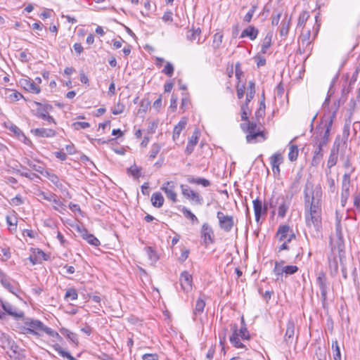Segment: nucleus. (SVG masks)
I'll list each match as a JSON object with an SVG mask.
<instances>
[{
  "label": "nucleus",
  "mask_w": 360,
  "mask_h": 360,
  "mask_svg": "<svg viewBox=\"0 0 360 360\" xmlns=\"http://www.w3.org/2000/svg\"><path fill=\"white\" fill-rule=\"evenodd\" d=\"M321 186L320 185L314 186L311 182L307 181L304 190L305 213L321 214Z\"/></svg>",
  "instance_id": "obj_1"
},
{
  "label": "nucleus",
  "mask_w": 360,
  "mask_h": 360,
  "mask_svg": "<svg viewBox=\"0 0 360 360\" xmlns=\"http://www.w3.org/2000/svg\"><path fill=\"white\" fill-rule=\"evenodd\" d=\"M349 136V126L345 124L343 128L342 135L337 136L332 148L330 149V155L327 161V167L330 169L334 167L338 160V155H343L347 147V139Z\"/></svg>",
  "instance_id": "obj_2"
},
{
  "label": "nucleus",
  "mask_w": 360,
  "mask_h": 360,
  "mask_svg": "<svg viewBox=\"0 0 360 360\" xmlns=\"http://www.w3.org/2000/svg\"><path fill=\"white\" fill-rule=\"evenodd\" d=\"M335 115L321 120L320 124L316 127L313 136L314 146H326L329 141L330 132L332 128Z\"/></svg>",
  "instance_id": "obj_3"
},
{
  "label": "nucleus",
  "mask_w": 360,
  "mask_h": 360,
  "mask_svg": "<svg viewBox=\"0 0 360 360\" xmlns=\"http://www.w3.org/2000/svg\"><path fill=\"white\" fill-rule=\"evenodd\" d=\"M291 204V197L284 195L272 196L269 201V206L271 208H278V216L284 218Z\"/></svg>",
  "instance_id": "obj_4"
},
{
  "label": "nucleus",
  "mask_w": 360,
  "mask_h": 360,
  "mask_svg": "<svg viewBox=\"0 0 360 360\" xmlns=\"http://www.w3.org/2000/svg\"><path fill=\"white\" fill-rule=\"evenodd\" d=\"M25 333L32 335L36 339L45 333L44 323L38 320L27 319L25 322Z\"/></svg>",
  "instance_id": "obj_5"
},
{
  "label": "nucleus",
  "mask_w": 360,
  "mask_h": 360,
  "mask_svg": "<svg viewBox=\"0 0 360 360\" xmlns=\"http://www.w3.org/2000/svg\"><path fill=\"white\" fill-rule=\"evenodd\" d=\"M306 224L309 228L314 229L312 235L319 238L321 234L322 230V218L321 214H311L305 213Z\"/></svg>",
  "instance_id": "obj_6"
},
{
  "label": "nucleus",
  "mask_w": 360,
  "mask_h": 360,
  "mask_svg": "<svg viewBox=\"0 0 360 360\" xmlns=\"http://www.w3.org/2000/svg\"><path fill=\"white\" fill-rule=\"evenodd\" d=\"M316 284L319 286L321 292V302L323 307H325V304L327 301V294L328 290V283L326 274L323 271H319L317 274Z\"/></svg>",
  "instance_id": "obj_7"
},
{
  "label": "nucleus",
  "mask_w": 360,
  "mask_h": 360,
  "mask_svg": "<svg viewBox=\"0 0 360 360\" xmlns=\"http://www.w3.org/2000/svg\"><path fill=\"white\" fill-rule=\"evenodd\" d=\"M217 218L219 221V228L225 232H230L234 226L233 217L231 215H226L222 212H217Z\"/></svg>",
  "instance_id": "obj_8"
},
{
  "label": "nucleus",
  "mask_w": 360,
  "mask_h": 360,
  "mask_svg": "<svg viewBox=\"0 0 360 360\" xmlns=\"http://www.w3.org/2000/svg\"><path fill=\"white\" fill-rule=\"evenodd\" d=\"M276 237L280 242L284 240L291 242L292 239L295 238V234L290 226L284 224L279 226L276 232Z\"/></svg>",
  "instance_id": "obj_9"
},
{
  "label": "nucleus",
  "mask_w": 360,
  "mask_h": 360,
  "mask_svg": "<svg viewBox=\"0 0 360 360\" xmlns=\"http://www.w3.org/2000/svg\"><path fill=\"white\" fill-rule=\"evenodd\" d=\"M200 236L206 246L214 242V231L208 223H204L202 224L200 230Z\"/></svg>",
  "instance_id": "obj_10"
},
{
  "label": "nucleus",
  "mask_w": 360,
  "mask_h": 360,
  "mask_svg": "<svg viewBox=\"0 0 360 360\" xmlns=\"http://www.w3.org/2000/svg\"><path fill=\"white\" fill-rule=\"evenodd\" d=\"M1 304L5 312L15 320H20L24 317V312L13 306L11 303L1 300Z\"/></svg>",
  "instance_id": "obj_11"
},
{
  "label": "nucleus",
  "mask_w": 360,
  "mask_h": 360,
  "mask_svg": "<svg viewBox=\"0 0 360 360\" xmlns=\"http://www.w3.org/2000/svg\"><path fill=\"white\" fill-rule=\"evenodd\" d=\"M181 189L182 195L190 200L195 201L198 205H202L203 203V198L200 195L191 189L188 186L181 184L180 186Z\"/></svg>",
  "instance_id": "obj_12"
},
{
  "label": "nucleus",
  "mask_w": 360,
  "mask_h": 360,
  "mask_svg": "<svg viewBox=\"0 0 360 360\" xmlns=\"http://www.w3.org/2000/svg\"><path fill=\"white\" fill-rule=\"evenodd\" d=\"M176 184L172 181H167L165 182L162 186L161 190L165 192L167 198L171 200L173 202L177 201V195L175 192Z\"/></svg>",
  "instance_id": "obj_13"
},
{
  "label": "nucleus",
  "mask_w": 360,
  "mask_h": 360,
  "mask_svg": "<svg viewBox=\"0 0 360 360\" xmlns=\"http://www.w3.org/2000/svg\"><path fill=\"white\" fill-rule=\"evenodd\" d=\"M257 124L255 122H248L247 124V132L248 134L246 136V140L248 143L252 142L256 139L258 136H264V134L262 131H255Z\"/></svg>",
  "instance_id": "obj_14"
},
{
  "label": "nucleus",
  "mask_w": 360,
  "mask_h": 360,
  "mask_svg": "<svg viewBox=\"0 0 360 360\" xmlns=\"http://www.w3.org/2000/svg\"><path fill=\"white\" fill-rule=\"evenodd\" d=\"M335 236L337 238V248L339 250V252L342 251L345 245H344V238L342 231V225H341V221L340 219H339L338 217L336 218V223H335Z\"/></svg>",
  "instance_id": "obj_15"
},
{
  "label": "nucleus",
  "mask_w": 360,
  "mask_h": 360,
  "mask_svg": "<svg viewBox=\"0 0 360 360\" xmlns=\"http://www.w3.org/2000/svg\"><path fill=\"white\" fill-rule=\"evenodd\" d=\"M179 281L184 291L188 292L192 289L193 278L188 271H184L181 274Z\"/></svg>",
  "instance_id": "obj_16"
},
{
  "label": "nucleus",
  "mask_w": 360,
  "mask_h": 360,
  "mask_svg": "<svg viewBox=\"0 0 360 360\" xmlns=\"http://www.w3.org/2000/svg\"><path fill=\"white\" fill-rule=\"evenodd\" d=\"M20 84L26 91L30 93L39 94L41 91L40 86H37V82H32L30 78L22 79Z\"/></svg>",
  "instance_id": "obj_17"
},
{
  "label": "nucleus",
  "mask_w": 360,
  "mask_h": 360,
  "mask_svg": "<svg viewBox=\"0 0 360 360\" xmlns=\"http://www.w3.org/2000/svg\"><path fill=\"white\" fill-rule=\"evenodd\" d=\"M200 131H198V129H196L193 131L192 136L189 138L188 144L185 149V153L187 155L191 154L192 152L193 151L194 147L198 143V139L200 137Z\"/></svg>",
  "instance_id": "obj_18"
},
{
  "label": "nucleus",
  "mask_w": 360,
  "mask_h": 360,
  "mask_svg": "<svg viewBox=\"0 0 360 360\" xmlns=\"http://www.w3.org/2000/svg\"><path fill=\"white\" fill-rule=\"evenodd\" d=\"M295 335V322L292 319H290L287 323L286 331L284 335V341L287 345L292 342Z\"/></svg>",
  "instance_id": "obj_19"
},
{
  "label": "nucleus",
  "mask_w": 360,
  "mask_h": 360,
  "mask_svg": "<svg viewBox=\"0 0 360 360\" xmlns=\"http://www.w3.org/2000/svg\"><path fill=\"white\" fill-rule=\"evenodd\" d=\"M252 202L255 221L259 223L261 216L265 215V209H264L263 203L259 198H256Z\"/></svg>",
  "instance_id": "obj_20"
},
{
  "label": "nucleus",
  "mask_w": 360,
  "mask_h": 360,
  "mask_svg": "<svg viewBox=\"0 0 360 360\" xmlns=\"http://www.w3.org/2000/svg\"><path fill=\"white\" fill-rule=\"evenodd\" d=\"M46 200L51 202L53 208L60 212L63 210V204L60 198L54 193L46 195Z\"/></svg>",
  "instance_id": "obj_21"
},
{
  "label": "nucleus",
  "mask_w": 360,
  "mask_h": 360,
  "mask_svg": "<svg viewBox=\"0 0 360 360\" xmlns=\"http://www.w3.org/2000/svg\"><path fill=\"white\" fill-rule=\"evenodd\" d=\"M205 307V301L203 297H200L195 302V307L193 308V319L194 321L196 320V319L201 316V314L204 311V309Z\"/></svg>",
  "instance_id": "obj_22"
},
{
  "label": "nucleus",
  "mask_w": 360,
  "mask_h": 360,
  "mask_svg": "<svg viewBox=\"0 0 360 360\" xmlns=\"http://www.w3.org/2000/svg\"><path fill=\"white\" fill-rule=\"evenodd\" d=\"M29 259L33 264H41L43 260H45V253L39 249H33Z\"/></svg>",
  "instance_id": "obj_23"
},
{
  "label": "nucleus",
  "mask_w": 360,
  "mask_h": 360,
  "mask_svg": "<svg viewBox=\"0 0 360 360\" xmlns=\"http://www.w3.org/2000/svg\"><path fill=\"white\" fill-rule=\"evenodd\" d=\"M82 237L87 241L89 244L94 246H98L100 245L99 240L93 234L89 233L86 229L79 230Z\"/></svg>",
  "instance_id": "obj_24"
},
{
  "label": "nucleus",
  "mask_w": 360,
  "mask_h": 360,
  "mask_svg": "<svg viewBox=\"0 0 360 360\" xmlns=\"http://www.w3.org/2000/svg\"><path fill=\"white\" fill-rule=\"evenodd\" d=\"M259 34V30L255 27L250 25L245 28L240 34V38L248 37L250 40H255Z\"/></svg>",
  "instance_id": "obj_25"
},
{
  "label": "nucleus",
  "mask_w": 360,
  "mask_h": 360,
  "mask_svg": "<svg viewBox=\"0 0 360 360\" xmlns=\"http://www.w3.org/2000/svg\"><path fill=\"white\" fill-rule=\"evenodd\" d=\"M233 333L229 338L231 343L233 347L236 348H244L245 345L240 341L239 336H238V326L237 325H233L232 327Z\"/></svg>",
  "instance_id": "obj_26"
},
{
  "label": "nucleus",
  "mask_w": 360,
  "mask_h": 360,
  "mask_svg": "<svg viewBox=\"0 0 360 360\" xmlns=\"http://www.w3.org/2000/svg\"><path fill=\"white\" fill-rule=\"evenodd\" d=\"M15 345L13 340L6 334L0 333V347L4 349L13 348Z\"/></svg>",
  "instance_id": "obj_27"
},
{
  "label": "nucleus",
  "mask_w": 360,
  "mask_h": 360,
  "mask_svg": "<svg viewBox=\"0 0 360 360\" xmlns=\"http://www.w3.org/2000/svg\"><path fill=\"white\" fill-rule=\"evenodd\" d=\"M316 147L314 151V155L311 160V165L312 166H317L323 157V146H314Z\"/></svg>",
  "instance_id": "obj_28"
},
{
  "label": "nucleus",
  "mask_w": 360,
  "mask_h": 360,
  "mask_svg": "<svg viewBox=\"0 0 360 360\" xmlns=\"http://www.w3.org/2000/svg\"><path fill=\"white\" fill-rule=\"evenodd\" d=\"M8 354L11 360H25V356L16 345L13 348L9 349Z\"/></svg>",
  "instance_id": "obj_29"
},
{
  "label": "nucleus",
  "mask_w": 360,
  "mask_h": 360,
  "mask_svg": "<svg viewBox=\"0 0 360 360\" xmlns=\"http://www.w3.org/2000/svg\"><path fill=\"white\" fill-rule=\"evenodd\" d=\"M32 111L34 115L42 119H45V105L41 103L34 101L32 104Z\"/></svg>",
  "instance_id": "obj_30"
},
{
  "label": "nucleus",
  "mask_w": 360,
  "mask_h": 360,
  "mask_svg": "<svg viewBox=\"0 0 360 360\" xmlns=\"http://www.w3.org/2000/svg\"><path fill=\"white\" fill-rule=\"evenodd\" d=\"M273 32H269L264 38L261 45V53L263 54L266 53L267 50L272 44Z\"/></svg>",
  "instance_id": "obj_31"
},
{
  "label": "nucleus",
  "mask_w": 360,
  "mask_h": 360,
  "mask_svg": "<svg viewBox=\"0 0 360 360\" xmlns=\"http://www.w3.org/2000/svg\"><path fill=\"white\" fill-rule=\"evenodd\" d=\"M186 124V120L185 119H182L174 127L172 135V139L174 141H176L179 139L181 131L185 129Z\"/></svg>",
  "instance_id": "obj_32"
},
{
  "label": "nucleus",
  "mask_w": 360,
  "mask_h": 360,
  "mask_svg": "<svg viewBox=\"0 0 360 360\" xmlns=\"http://www.w3.org/2000/svg\"><path fill=\"white\" fill-rule=\"evenodd\" d=\"M30 166L33 169V170L38 174L35 173H25L24 175L27 177H30L31 179H34V176L39 177V174H44V166L43 164L37 163V164H33L30 165Z\"/></svg>",
  "instance_id": "obj_33"
},
{
  "label": "nucleus",
  "mask_w": 360,
  "mask_h": 360,
  "mask_svg": "<svg viewBox=\"0 0 360 360\" xmlns=\"http://www.w3.org/2000/svg\"><path fill=\"white\" fill-rule=\"evenodd\" d=\"M351 184V176L349 174H344L342 179V192L345 195L346 194L349 195V188Z\"/></svg>",
  "instance_id": "obj_34"
},
{
  "label": "nucleus",
  "mask_w": 360,
  "mask_h": 360,
  "mask_svg": "<svg viewBox=\"0 0 360 360\" xmlns=\"http://www.w3.org/2000/svg\"><path fill=\"white\" fill-rule=\"evenodd\" d=\"M150 200H151L152 205L154 207H158V208L161 207L163 205L164 202H165L164 197L162 195V193L160 192H155V193H153Z\"/></svg>",
  "instance_id": "obj_35"
},
{
  "label": "nucleus",
  "mask_w": 360,
  "mask_h": 360,
  "mask_svg": "<svg viewBox=\"0 0 360 360\" xmlns=\"http://www.w3.org/2000/svg\"><path fill=\"white\" fill-rule=\"evenodd\" d=\"M255 94V84L253 81H250L248 83V93L246 94L245 101L243 104H247L249 107V103L254 98Z\"/></svg>",
  "instance_id": "obj_36"
},
{
  "label": "nucleus",
  "mask_w": 360,
  "mask_h": 360,
  "mask_svg": "<svg viewBox=\"0 0 360 360\" xmlns=\"http://www.w3.org/2000/svg\"><path fill=\"white\" fill-rule=\"evenodd\" d=\"M186 180L190 184L202 185L204 187H207L210 185V182L209 180L201 177L195 178L193 176H188Z\"/></svg>",
  "instance_id": "obj_37"
},
{
  "label": "nucleus",
  "mask_w": 360,
  "mask_h": 360,
  "mask_svg": "<svg viewBox=\"0 0 360 360\" xmlns=\"http://www.w3.org/2000/svg\"><path fill=\"white\" fill-rule=\"evenodd\" d=\"M145 252L151 264H153V263L156 262L158 260V255L155 250L152 247H146L145 248Z\"/></svg>",
  "instance_id": "obj_38"
},
{
  "label": "nucleus",
  "mask_w": 360,
  "mask_h": 360,
  "mask_svg": "<svg viewBox=\"0 0 360 360\" xmlns=\"http://www.w3.org/2000/svg\"><path fill=\"white\" fill-rule=\"evenodd\" d=\"M242 326L239 330H238V336H239L242 340H249L250 334L249 331L246 328V325L245 323V321L243 317L241 319Z\"/></svg>",
  "instance_id": "obj_39"
},
{
  "label": "nucleus",
  "mask_w": 360,
  "mask_h": 360,
  "mask_svg": "<svg viewBox=\"0 0 360 360\" xmlns=\"http://www.w3.org/2000/svg\"><path fill=\"white\" fill-rule=\"evenodd\" d=\"M201 33V30L200 28L196 30H191L187 33V39L191 41H193L198 39V44H201L200 41V35Z\"/></svg>",
  "instance_id": "obj_40"
},
{
  "label": "nucleus",
  "mask_w": 360,
  "mask_h": 360,
  "mask_svg": "<svg viewBox=\"0 0 360 360\" xmlns=\"http://www.w3.org/2000/svg\"><path fill=\"white\" fill-rule=\"evenodd\" d=\"M343 167L347 169L345 174H349V176H352L355 171V167L352 165L349 156L343 159Z\"/></svg>",
  "instance_id": "obj_41"
},
{
  "label": "nucleus",
  "mask_w": 360,
  "mask_h": 360,
  "mask_svg": "<svg viewBox=\"0 0 360 360\" xmlns=\"http://www.w3.org/2000/svg\"><path fill=\"white\" fill-rule=\"evenodd\" d=\"M298 147L296 145H289L288 158L291 162L295 161L298 157Z\"/></svg>",
  "instance_id": "obj_42"
},
{
  "label": "nucleus",
  "mask_w": 360,
  "mask_h": 360,
  "mask_svg": "<svg viewBox=\"0 0 360 360\" xmlns=\"http://www.w3.org/2000/svg\"><path fill=\"white\" fill-rule=\"evenodd\" d=\"M46 179H48L56 188L61 189L63 187V184L59 180V178L53 174H50L46 172Z\"/></svg>",
  "instance_id": "obj_43"
},
{
  "label": "nucleus",
  "mask_w": 360,
  "mask_h": 360,
  "mask_svg": "<svg viewBox=\"0 0 360 360\" xmlns=\"http://www.w3.org/2000/svg\"><path fill=\"white\" fill-rule=\"evenodd\" d=\"M331 348L333 352L334 360H341L340 349L337 340H333Z\"/></svg>",
  "instance_id": "obj_44"
},
{
  "label": "nucleus",
  "mask_w": 360,
  "mask_h": 360,
  "mask_svg": "<svg viewBox=\"0 0 360 360\" xmlns=\"http://www.w3.org/2000/svg\"><path fill=\"white\" fill-rule=\"evenodd\" d=\"M10 129L15 134H16V136L20 140L22 141L24 143H27V142L30 141L27 139V138L25 136L23 132L20 130V129L18 128L17 126L13 125L11 127Z\"/></svg>",
  "instance_id": "obj_45"
},
{
  "label": "nucleus",
  "mask_w": 360,
  "mask_h": 360,
  "mask_svg": "<svg viewBox=\"0 0 360 360\" xmlns=\"http://www.w3.org/2000/svg\"><path fill=\"white\" fill-rule=\"evenodd\" d=\"M283 156L279 153L273 154L270 158V164L271 167L280 165L283 162Z\"/></svg>",
  "instance_id": "obj_46"
},
{
  "label": "nucleus",
  "mask_w": 360,
  "mask_h": 360,
  "mask_svg": "<svg viewBox=\"0 0 360 360\" xmlns=\"http://www.w3.org/2000/svg\"><path fill=\"white\" fill-rule=\"evenodd\" d=\"M78 297V294L75 288H69L66 290L65 294V300L68 302L76 300Z\"/></svg>",
  "instance_id": "obj_47"
},
{
  "label": "nucleus",
  "mask_w": 360,
  "mask_h": 360,
  "mask_svg": "<svg viewBox=\"0 0 360 360\" xmlns=\"http://www.w3.org/2000/svg\"><path fill=\"white\" fill-rule=\"evenodd\" d=\"M223 34L221 32H217L213 36L212 47L214 50L218 49L222 43Z\"/></svg>",
  "instance_id": "obj_48"
},
{
  "label": "nucleus",
  "mask_w": 360,
  "mask_h": 360,
  "mask_svg": "<svg viewBox=\"0 0 360 360\" xmlns=\"http://www.w3.org/2000/svg\"><path fill=\"white\" fill-rule=\"evenodd\" d=\"M283 263V261L281 262H275V266L273 269V272L277 276L276 280H278L279 277L282 276L283 274H284V268H283V266H282Z\"/></svg>",
  "instance_id": "obj_49"
},
{
  "label": "nucleus",
  "mask_w": 360,
  "mask_h": 360,
  "mask_svg": "<svg viewBox=\"0 0 360 360\" xmlns=\"http://www.w3.org/2000/svg\"><path fill=\"white\" fill-rule=\"evenodd\" d=\"M181 212L184 214V217L187 219L191 220L193 222H198V219L196 217V216L188 208L184 207L181 209Z\"/></svg>",
  "instance_id": "obj_50"
},
{
  "label": "nucleus",
  "mask_w": 360,
  "mask_h": 360,
  "mask_svg": "<svg viewBox=\"0 0 360 360\" xmlns=\"http://www.w3.org/2000/svg\"><path fill=\"white\" fill-rule=\"evenodd\" d=\"M127 173L137 179L141 176V168L134 165L127 169Z\"/></svg>",
  "instance_id": "obj_51"
},
{
  "label": "nucleus",
  "mask_w": 360,
  "mask_h": 360,
  "mask_svg": "<svg viewBox=\"0 0 360 360\" xmlns=\"http://www.w3.org/2000/svg\"><path fill=\"white\" fill-rule=\"evenodd\" d=\"M309 18V13L308 11H302L299 15L297 26L298 27L304 26Z\"/></svg>",
  "instance_id": "obj_52"
},
{
  "label": "nucleus",
  "mask_w": 360,
  "mask_h": 360,
  "mask_svg": "<svg viewBox=\"0 0 360 360\" xmlns=\"http://www.w3.org/2000/svg\"><path fill=\"white\" fill-rule=\"evenodd\" d=\"M290 28V20H287L285 18L281 22V28L280 30V34L281 36H286L288 33Z\"/></svg>",
  "instance_id": "obj_53"
},
{
  "label": "nucleus",
  "mask_w": 360,
  "mask_h": 360,
  "mask_svg": "<svg viewBox=\"0 0 360 360\" xmlns=\"http://www.w3.org/2000/svg\"><path fill=\"white\" fill-rule=\"evenodd\" d=\"M310 36H311V34H310L309 30L302 33V34L300 36V39H301L302 44L303 46H308L309 44H310V43H311V41L309 40Z\"/></svg>",
  "instance_id": "obj_54"
},
{
  "label": "nucleus",
  "mask_w": 360,
  "mask_h": 360,
  "mask_svg": "<svg viewBox=\"0 0 360 360\" xmlns=\"http://www.w3.org/2000/svg\"><path fill=\"white\" fill-rule=\"evenodd\" d=\"M150 105V101L148 99H143L139 105V113H145Z\"/></svg>",
  "instance_id": "obj_55"
},
{
  "label": "nucleus",
  "mask_w": 360,
  "mask_h": 360,
  "mask_svg": "<svg viewBox=\"0 0 360 360\" xmlns=\"http://www.w3.org/2000/svg\"><path fill=\"white\" fill-rule=\"evenodd\" d=\"M161 149V146L158 143H154L151 146V149L149 154L150 159H154Z\"/></svg>",
  "instance_id": "obj_56"
},
{
  "label": "nucleus",
  "mask_w": 360,
  "mask_h": 360,
  "mask_svg": "<svg viewBox=\"0 0 360 360\" xmlns=\"http://www.w3.org/2000/svg\"><path fill=\"white\" fill-rule=\"evenodd\" d=\"M174 68L173 65L171 63L167 62L164 69L162 70V72L167 75L168 77H172L174 74Z\"/></svg>",
  "instance_id": "obj_57"
},
{
  "label": "nucleus",
  "mask_w": 360,
  "mask_h": 360,
  "mask_svg": "<svg viewBox=\"0 0 360 360\" xmlns=\"http://www.w3.org/2000/svg\"><path fill=\"white\" fill-rule=\"evenodd\" d=\"M9 95L8 96V98L11 102H15L19 101L22 98V95L16 91H9Z\"/></svg>",
  "instance_id": "obj_58"
},
{
  "label": "nucleus",
  "mask_w": 360,
  "mask_h": 360,
  "mask_svg": "<svg viewBox=\"0 0 360 360\" xmlns=\"http://www.w3.org/2000/svg\"><path fill=\"white\" fill-rule=\"evenodd\" d=\"M257 6L256 5H252L249 11L244 16L243 20L246 22H250L252 18V16L257 9Z\"/></svg>",
  "instance_id": "obj_59"
},
{
  "label": "nucleus",
  "mask_w": 360,
  "mask_h": 360,
  "mask_svg": "<svg viewBox=\"0 0 360 360\" xmlns=\"http://www.w3.org/2000/svg\"><path fill=\"white\" fill-rule=\"evenodd\" d=\"M283 268L284 274H285L286 275H292L298 271V267L295 265H288L283 266Z\"/></svg>",
  "instance_id": "obj_60"
},
{
  "label": "nucleus",
  "mask_w": 360,
  "mask_h": 360,
  "mask_svg": "<svg viewBox=\"0 0 360 360\" xmlns=\"http://www.w3.org/2000/svg\"><path fill=\"white\" fill-rule=\"evenodd\" d=\"M1 278V283L4 287L11 291V288H13L10 281L7 278L5 274L3 273L2 276H0Z\"/></svg>",
  "instance_id": "obj_61"
},
{
  "label": "nucleus",
  "mask_w": 360,
  "mask_h": 360,
  "mask_svg": "<svg viewBox=\"0 0 360 360\" xmlns=\"http://www.w3.org/2000/svg\"><path fill=\"white\" fill-rule=\"evenodd\" d=\"M72 127L75 130H79L89 127L90 124L86 122H76L72 124Z\"/></svg>",
  "instance_id": "obj_62"
},
{
  "label": "nucleus",
  "mask_w": 360,
  "mask_h": 360,
  "mask_svg": "<svg viewBox=\"0 0 360 360\" xmlns=\"http://www.w3.org/2000/svg\"><path fill=\"white\" fill-rule=\"evenodd\" d=\"M241 110V120L243 121H249L248 117V112L249 111V107L247 104H243L240 107Z\"/></svg>",
  "instance_id": "obj_63"
},
{
  "label": "nucleus",
  "mask_w": 360,
  "mask_h": 360,
  "mask_svg": "<svg viewBox=\"0 0 360 360\" xmlns=\"http://www.w3.org/2000/svg\"><path fill=\"white\" fill-rule=\"evenodd\" d=\"M282 13L281 12H274L272 17H271V24L273 25H278L281 17Z\"/></svg>",
  "instance_id": "obj_64"
}]
</instances>
